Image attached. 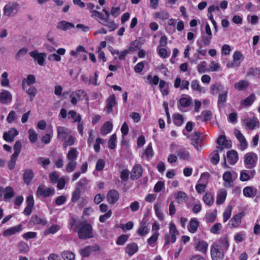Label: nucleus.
<instances>
[{"label":"nucleus","instance_id":"f257e3e1","mask_svg":"<svg viewBox=\"0 0 260 260\" xmlns=\"http://www.w3.org/2000/svg\"><path fill=\"white\" fill-rule=\"evenodd\" d=\"M229 247V243L227 237L220 239L213 243L210 249L212 260H222Z\"/></svg>","mask_w":260,"mask_h":260},{"label":"nucleus","instance_id":"f03ea898","mask_svg":"<svg viewBox=\"0 0 260 260\" xmlns=\"http://www.w3.org/2000/svg\"><path fill=\"white\" fill-rule=\"evenodd\" d=\"M75 232H77L78 236L81 239L93 237L92 226L85 220L79 223L78 226L76 227Z\"/></svg>","mask_w":260,"mask_h":260},{"label":"nucleus","instance_id":"7ed1b4c3","mask_svg":"<svg viewBox=\"0 0 260 260\" xmlns=\"http://www.w3.org/2000/svg\"><path fill=\"white\" fill-rule=\"evenodd\" d=\"M19 4L16 2H10L3 8V15L8 18L16 16L20 10Z\"/></svg>","mask_w":260,"mask_h":260},{"label":"nucleus","instance_id":"20e7f679","mask_svg":"<svg viewBox=\"0 0 260 260\" xmlns=\"http://www.w3.org/2000/svg\"><path fill=\"white\" fill-rule=\"evenodd\" d=\"M179 235V232L173 222L169 224V232L165 236V245H168L170 242L174 243L176 240V236Z\"/></svg>","mask_w":260,"mask_h":260},{"label":"nucleus","instance_id":"39448f33","mask_svg":"<svg viewBox=\"0 0 260 260\" xmlns=\"http://www.w3.org/2000/svg\"><path fill=\"white\" fill-rule=\"evenodd\" d=\"M55 190L52 187H47L42 184L40 185L36 191V196L38 197L47 198L50 196L54 195Z\"/></svg>","mask_w":260,"mask_h":260},{"label":"nucleus","instance_id":"423d86ee","mask_svg":"<svg viewBox=\"0 0 260 260\" xmlns=\"http://www.w3.org/2000/svg\"><path fill=\"white\" fill-rule=\"evenodd\" d=\"M257 160V155L253 152L248 153L245 155L244 163L247 168L251 169L254 167Z\"/></svg>","mask_w":260,"mask_h":260},{"label":"nucleus","instance_id":"0eeeda50","mask_svg":"<svg viewBox=\"0 0 260 260\" xmlns=\"http://www.w3.org/2000/svg\"><path fill=\"white\" fill-rule=\"evenodd\" d=\"M71 134V131L68 128L61 126L57 128V138L60 141L66 140Z\"/></svg>","mask_w":260,"mask_h":260},{"label":"nucleus","instance_id":"6e6552de","mask_svg":"<svg viewBox=\"0 0 260 260\" xmlns=\"http://www.w3.org/2000/svg\"><path fill=\"white\" fill-rule=\"evenodd\" d=\"M189 138L191 140V144L194 147L197 151L201 150V147H199V144L202 141L201 139V133L198 132H194L191 134Z\"/></svg>","mask_w":260,"mask_h":260},{"label":"nucleus","instance_id":"1a4fd4ad","mask_svg":"<svg viewBox=\"0 0 260 260\" xmlns=\"http://www.w3.org/2000/svg\"><path fill=\"white\" fill-rule=\"evenodd\" d=\"M86 95L85 92L83 90H78L71 93L70 95L71 103L73 105H76L78 101Z\"/></svg>","mask_w":260,"mask_h":260},{"label":"nucleus","instance_id":"9d476101","mask_svg":"<svg viewBox=\"0 0 260 260\" xmlns=\"http://www.w3.org/2000/svg\"><path fill=\"white\" fill-rule=\"evenodd\" d=\"M119 199V194L117 191L111 189L107 194V202L110 204H114Z\"/></svg>","mask_w":260,"mask_h":260},{"label":"nucleus","instance_id":"9b49d317","mask_svg":"<svg viewBox=\"0 0 260 260\" xmlns=\"http://www.w3.org/2000/svg\"><path fill=\"white\" fill-rule=\"evenodd\" d=\"M30 56L33 57L40 66L44 64L45 57L46 56L45 53H38L37 51H33L29 53Z\"/></svg>","mask_w":260,"mask_h":260},{"label":"nucleus","instance_id":"f8f14e48","mask_svg":"<svg viewBox=\"0 0 260 260\" xmlns=\"http://www.w3.org/2000/svg\"><path fill=\"white\" fill-rule=\"evenodd\" d=\"M244 215L245 213L243 212L235 215L230 221L231 227L233 228L238 227L241 222V219Z\"/></svg>","mask_w":260,"mask_h":260},{"label":"nucleus","instance_id":"ddd939ff","mask_svg":"<svg viewBox=\"0 0 260 260\" xmlns=\"http://www.w3.org/2000/svg\"><path fill=\"white\" fill-rule=\"evenodd\" d=\"M18 135V132L15 128H11L8 132H5L3 135L4 139L9 142H12L14 141L15 137Z\"/></svg>","mask_w":260,"mask_h":260},{"label":"nucleus","instance_id":"4468645a","mask_svg":"<svg viewBox=\"0 0 260 260\" xmlns=\"http://www.w3.org/2000/svg\"><path fill=\"white\" fill-rule=\"evenodd\" d=\"M117 104L114 94L111 95L106 100L107 112L110 113L113 110V107Z\"/></svg>","mask_w":260,"mask_h":260},{"label":"nucleus","instance_id":"2eb2a0df","mask_svg":"<svg viewBox=\"0 0 260 260\" xmlns=\"http://www.w3.org/2000/svg\"><path fill=\"white\" fill-rule=\"evenodd\" d=\"M244 123L245 124L246 126L250 129H253L256 127L259 126V121L255 117H253L251 119H245L244 120Z\"/></svg>","mask_w":260,"mask_h":260},{"label":"nucleus","instance_id":"dca6fc26","mask_svg":"<svg viewBox=\"0 0 260 260\" xmlns=\"http://www.w3.org/2000/svg\"><path fill=\"white\" fill-rule=\"evenodd\" d=\"M227 159L229 164L231 165H235L238 159V153L234 150L229 151L227 153Z\"/></svg>","mask_w":260,"mask_h":260},{"label":"nucleus","instance_id":"f3484780","mask_svg":"<svg viewBox=\"0 0 260 260\" xmlns=\"http://www.w3.org/2000/svg\"><path fill=\"white\" fill-rule=\"evenodd\" d=\"M142 168L140 165H136L131 172V179L139 178L141 177L142 174Z\"/></svg>","mask_w":260,"mask_h":260},{"label":"nucleus","instance_id":"a211bd4d","mask_svg":"<svg viewBox=\"0 0 260 260\" xmlns=\"http://www.w3.org/2000/svg\"><path fill=\"white\" fill-rule=\"evenodd\" d=\"M199 225V222L196 218H191L188 225V230L191 233H194L197 232Z\"/></svg>","mask_w":260,"mask_h":260},{"label":"nucleus","instance_id":"6ab92c4d","mask_svg":"<svg viewBox=\"0 0 260 260\" xmlns=\"http://www.w3.org/2000/svg\"><path fill=\"white\" fill-rule=\"evenodd\" d=\"M139 247L137 244L132 243L127 245L125 247V252L129 256L134 255L138 250Z\"/></svg>","mask_w":260,"mask_h":260},{"label":"nucleus","instance_id":"aec40b11","mask_svg":"<svg viewBox=\"0 0 260 260\" xmlns=\"http://www.w3.org/2000/svg\"><path fill=\"white\" fill-rule=\"evenodd\" d=\"M22 230V226L21 225H17L16 226L9 228L4 232L3 235L4 236H10L15 234L17 233L20 232Z\"/></svg>","mask_w":260,"mask_h":260},{"label":"nucleus","instance_id":"412c9836","mask_svg":"<svg viewBox=\"0 0 260 260\" xmlns=\"http://www.w3.org/2000/svg\"><path fill=\"white\" fill-rule=\"evenodd\" d=\"M208 243L203 240H199L196 244V248L199 251L205 254L208 249Z\"/></svg>","mask_w":260,"mask_h":260},{"label":"nucleus","instance_id":"4be33fe9","mask_svg":"<svg viewBox=\"0 0 260 260\" xmlns=\"http://www.w3.org/2000/svg\"><path fill=\"white\" fill-rule=\"evenodd\" d=\"M12 95L10 92L5 90L0 93V101L4 104H7L12 101Z\"/></svg>","mask_w":260,"mask_h":260},{"label":"nucleus","instance_id":"5701e85b","mask_svg":"<svg viewBox=\"0 0 260 260\" xmlns=\"http://www.w3.org/2000/svg\"><path fill=\"white\" fill-rule=\"evenodd\" d=\"M14 196L13 188L10 186H7L4 189V200L6 202L9 201Z\"/></svg>","mask_w":260,"mask_h":260},{"label":"nucleus","instance_id":"b1692460","mask_svg":"<svg viewBox=\"0 0 260 260\" xmlns=\"http://www.w3.org/2000/svg\"><path fill=\"white\" fill-rule=\"evenodd\" d=\"M149 232V229L146 222H144V220L140 223V226L138 230L137 233L141 236H145Z\"/></svg>","mask_w":260,"mask_h":260},{"label":"nucleus","instance_id":"393cba45","mask_svg":"<svg viewBox=\"0 0 260 260\" xmlns=\"http://www.w3.org/2000/svg\"><path fill=\"white\" fill-rule=\"evenodd\" d=\"M227 196L226 191L224 189H220L217 193L216 204L221 205L224 202Z\"/></svg>","mask_w":260,"mask_h":260},{"label":"nucleus","instance_id":"a878e982","mask_svg":"<svg viewBox=\"0 0 260 260\" xmlns=\"http://www.w3.org/2000/svg\"><path fill=\"white\" fill-rule=\"evenodd\" d=\"M17 248L19 252L21 253H27L29 251L30 247L29 245L24 241H20L17 244Z\"/></svg>","mask_w":260,"mask_h":260},{"label":"nucleus","instance_id":"bb28decb","mask_svg":"<svg viewBox=\"0 0 260 260\" xmlns=\"http://www.w3.org/2000/svg\"><path fill=\"white\" fill-rule=\"evenodd\" d=\"M56 27L58 29L67 30L70 28H74L75 26L72 23L62 20L58 23Z\"/></svg>","mask_w":260,"mask_h":260},{"label":"nucleus","instance_id":"cd10ccee","mask_svg":"<svg viewBox=\"0 0 260 260\" xmlns=\"http://www.w3.org/2000/svg\"><path fill=\"white\" fill-rule=\"evenodd\" d=\"M113 127L112 123L109 121L105 122L101 128V133L102 135H106L109 133Z\"/></svg>","mask_w":260,"mask_h":260},{"label":"nucleus","instance_id":"c85d7f7f","mask_svg":"<svg viewBox=\"0 0 260 260\" xmlns=\"http://www.w3.org/2000/svg\"><path fill=\"white\" fill-rule=\"evenodd\" d=\"M228 90L223 91L222 93H220L218 98L217 105L219 108H221L227 100Z\"/></svg>","mask_w":260,"mask_h":260},{"label":"nucleus","instance_id":"c756f323","mask_svg":"<svg viewBox=\"0 0 260 260\" xmlns=\"http://www.w3.org/2000/svg\"><path fill=\"white\" fill-rule=\"evenodd\" d=\"M177 154L178 157L182 159L188 160L190 158L189 153L185 148L180 149Z\"/></svg>","mask_w":260,"mask_h":260},{"label":"nucleus","instance_id":"7c9ffc66","mask_svg":"<svg viewBox=\"0 0 260 260\" xmlns=\"http://www.w3.org/2000/svg\"><path fill=\"white\" fill-rule=\"evenodd\" d=\"M60 255L64 260H74L75 258V254L69 250L63 251Z\"/></svg>","mask_w":260,"mask_h":260},{"label":"nucleus","instance_id":"2f4dec72","mask_svg":"<svg viewBox=\"0 0 260 260\" xmlns=\"http://www.w3.org/2000/svg\"><path fill=\"white\" fill-rule=\"evenodd\" d=\"M77 156L78 152L77 149L74 147H72L67 154V157L69 160L75 161L77 159Z\"/></svg>","mask_w":260,"mask_h":260},{"label":"nucleus","instance_id":"473e14b6","mask_svg":"<svg viewBox=\"0 0 260 260\" xmlns=\"http://www.w3.org/2000/svg\"><path fill=\"white\" fill-rule=\"evenodd\" d=\"M217 216V211L214 210L213 212L208 213L205 216V220L208 223L213 222Z\"/></svg>","mask_w":260,"mask_h":260},{"label":"nucleus","instance_id":"72a5a7b5","mask_svg":"<svg viewBox=\"0 0 260 260\" xmlns=\"http://www.w3.org/2000/svg\"><path fill=\"white\" fill-rule=\"evenodd\" d=\"M203 200L205 204L208 206H211L214 202L213 195L211 193H206L203 197Z\"/></svg>","mask_w":260,"mask_h":260},{"label":"nucleus","instance_id":"f704fd0d","mask_svg":"<svg viewBox=\"0 0 260 260\" xmlns=\"http://www.w3.org/2000/svg\"><path fill=\"white\" fill-rule=\"evenodd\" d=\"M174 123L177 126H181L184 121L183 116L179 113L174 114L173 115Z\"/></svg>","mask_w":260,"mask_h":260},{"label":"nucleus","instance_id":"c9c22d12","mask_svg":"<svg viewBox=\"0 0 260 260\" xmlns=\"http://www.w3.org/2000/svg\"><path fill=\"white\" fill-rule=\"evenodd\" d=\"M232 207L228 206L226 207L223 213V221L226 222L231 217L232 211Z\"/></svg>","mask_w":260,"mask_h":260},{"label":"nucleus","instance_id":"e433bc0d","mask_svg":"<svg viewBox=\"0 0 260 260\" xmlns=\"http://www.w3.org/2000/svg\"><path fill=\"white\" fill-rule=\"evenodd\" d=\"M191 87L192 89L198 91L200 92L204 93L205 92V88L201 87L198 80H194L191 82Z\"/></svg>","mask_w":260,"mask_h":260},{"label":"nucleus","instance_id":"4c0bfd02","mask_svg":"<svg viewBox=\"0 0 260 260\" xmlns=\"http://www.w3.org/2000/svg\"><path fill=\"white\" fill-rule=\"evenodd\" d=\"M60 229V226L57 224H53L50 228L46 229L44 232L45 235L54 234L57 232Z\"/></svg>","mask_w":260,"mask_h":260},{"label":"nucleus","instance_id":"58836bf2","mask_svg":"<svg viewBox=\"0 0 260 260\" xmlns=\"http://www.w3.org/2000/svg\"><path fill=\"white\" fill-rule=\"evenodd\" d=\"M248 84L247 81L241 80L239 82L235 83L234 86L237 90H242L245 89L248 86Z\"/></svg>","mask_w":260,"mask_h":260},{"label":"nucleus","instance_id":"ea45409f","mask_svg":"<svg viewBox=\"0 0 260 260\" xmlns=\"http://www.w3.org/2000/svg\"><path fill=\"white\" fill-rule=\"evenodd\" d=\"M154 210L155 214L159 220L162 221L164 220V216L161 210V205L157 204L154 206Z\"/></svg>","mask_w":260,"mask_h":260},{"label":"nucleus","instance_id":"a19ab883","mask_svg":"<svg viewBox=\"0 0 260 260\" xmlns=\"http://www.w3.org/2000/svg\"><path fill=\"white\" fill-rule=\"evenodd\" d=\"M246 237L245 232H240L235 234L234 240L236 243H238L242 242Z\"/></svg>","mask_w":260,"mask_h":260},{"label":"nucleus","instance_id":"79ce46f5","mask_svg":"<svg viewBox=\"0 0 260 260\" xmlns=\"http://www.w3.org/2000/svg\"><path fill=\"white\" fill-rule=\"evenodd\" d=\"M255 99L254 94H250L249 96L246 98L245 100L241 101V104L245 106H250L254 101Z\"/></svg>","mask_w":260,"mask_h":260},{"label":"nucleus","instance_id":"37998d69","mask_svg":"<svg viewBox=\"0 0 260 260\" xmlns=\"http://www.w3.org/2000/svg\"><path fill=\"white\" fill-rule=\"evenodd\" d=\"M38 164L42 166L43 168H45L46 167L50 164V160L49 158H45L42 157L38 158L37 160Z\"/></svg>","mask_w":260,"mask_h":260},{"label":"nucleus","instance_id":"c03bdc74","mask_svg":"<svg viewBox=\"0 0 260 260\" xmlns=\"http://www.w3.org/2000/svg\"><path fill=\"white\" fill-rule=\"evenodd\" d=\"M202 41L203 45L205 46H209L212 39V36L206 35L205 32H202Z\"/></svg>","mask_w":260,"mask_h":260},{"label":"nucleus","instance_id":"a18cd8bd","mask_svg":"<svg viewBox=\"0 0 260 260\" xmlns=\"http://www.w3.org/2000/svg\"><path fill=\"white\" fill-rule=\"evenodd\" d=\"M159 234L158 232H154L151 236L147 240L148 243L151 246L154 247V244L157 241Z\"/></svg>","mask_w":260,"mask_h":260},{"label":"nucleus","instance_id":"49530a36","mask_svg":"<svg viewBox=\"0 0 260 260\" xmlns=\"http://www.w3.org/2000/svg\"><path fill=\"white\" fill-rule=\"evenodd\" d=\"M68 114L70 115L69 118L70 117L74 119V122H80L81 120V117L80 114H77L76 112L74 110H70Z\"/></svg>","mask_w":260,"mask_h":260},{"label":"nucleus","instance_id":"de8ad7c7","mask_svg":"<svg viewBox=\"0 0 260 260\" xmlns=\"http://www.w3.org/2000/svg\"><path fill=\"white\" fill-rule=\"evenodd\" d=\"M191 98L188 96V98L182 97L179 100L180 105L183 107H187L191 104Z\"/></svg>","mask_w":260,"mask_h":260},{"label":"nucleus","instance_id":"09e8293b","mask_svg":"<svg viewBox=\"0 0 260 260\" xmlns=\"http://www.w3.org/2000/svg\"><path fill=\"white\" fill-rule=\"evenodd\" d=\"M92 251V247L88 246L80 250V254L82 257H87L89 256L91 252Z\"/></svg>","mask_w":260,"mask_h":260},{"label":"nucleus","instance_id":"8fccbe9b","mask_svg":"<svg viewBox=\"0 0 260 260\" xmlns=\"http://www.w3.org/2000/svg\"><path fill=\"white\" fill-rule=\"evenodd\" d=\"M260 75V68H250L247 72V76H257Z\"/></svg>","mask_w":260,"mask_h":260},{"label":"nucleus","instance_id":"3c124183","mask_svg":"<svg viewBox=\"0 0 260 260\" xmlns=\"http://www.w3.org/2000/svg\"><path fill=\"white\" fill-rule=\"evenodd\" d=\"M28 134L30 141L32 143H35L38 139V135L35 131L32 128H30L28 131Z\"/></svg>","mask_w":260,"mask_h":260},{"label":"nucleus","instance_id":"603ef678","mask_svg":"<svg viewBox=\"0 0 260 260\" xmlns=\"http://www.w3.org/2000/svg\"><path fill=\"white\" fill-rule=\"evenodd\" d=\"M81 194V191L79 188L77 187L75 189V190L73 192L72 195L71 201L73 202H76L77 201L80 197Z\"/></svg>","mask_w":260,"mask_h":260},{"label":"nucleus","instance_id":"864d4df0","mask_svg":"<svg viewBox=\"0 0 260 260\" xmlns=\"http://www.w3.org/2000/svg\"><path fill=\"white\" fill-rule=\"evenodd\" d=\"M155 16L157 18H159L161 20H166L169 18L170 15L168 12L162 11L156 13L155 14Z\"/></svg>","mask_w":260,"mask_h":260},{"label":"nucleus","instance_id":"5fc2aeb1","mask_svg":"<svg viewBox=\"0 0 260 260\" xmlns=\"http://www.w3.org/2000/svg\"><path fill=\"white\" fill-rule=\"evenodd\" d=\"M18 156L16 155V154H12L8 164V167L9 169L13 170L14 168Z\"/></svg>","mask_w":260,"mask_h":260},{"label":"nucleus","instance_id":"6e6d98bb","mask_svg":"<svg viewBox=\"0 0 260 260\" xmlns=\"http://www.w3.org/2000/svg\"><path fill=\"white\" fill-rule=\"evenodd\" d=\"M187 197V196L186 193L181 191H178L176 195V198L178 203L184 201Z\"/></svg>","mask_w":260,"mask_h":260},{"label":"nucleus","instance_id":"4d7b16f0","mask_svg":"<svg viewBox=\"0 0 260 260\" xmlns=\"http://www.w3.org/2000/svg\"><path fill=\"white\" fill-rule=\"evenodd\" d=\"M64 143L63 144V146L64 148H66L67 146H71L74 144L75 142L74 138L72 136L71 134L68 137L67 139L63 140Z\"/></svg>","mask_w":260,"mask_h":260},{"label":"nucleus","instance_id":"13d9d810","mask_svg":"<svg viewBox=\"0 0 260 260\" xmlns=\"http://www.w3.org/2000/svg\"><path fill=\"white\" fill-rule=\"evenodd\" d=\"M243 194L246 197L251 198L253 197V191L252 187H246L244 188L243 190Z\"/></svg>","mask_w":260,"mask_h":260},{"label":"nucleus","instance_id":"bf43d9fd","mask_svg":"<svg viewBox=\"0 0 260 260\" xmlns=\"http://www.w3.org/2000/svg\"><path fill=\"white\" fill-rule=\"evenodd\" d=\"M144 154H145L147 158L149 159L151 158L153 155V150L151 144H149L145 150L144 151Z\"/></svg>","mask_w":260,"mask_h":260},{"label":"nucleus","instance_id":"052dcab7","mask_svg":"<svg viewBox=\"0 0 260 260\" xmlns=\"http://www.w3.org/2000/svg\"><path fill=\"white\" fill-rule=\"evenodd\" d=\"M77 166V162L74 160H70L66 166V170L68 172H73Z\"/></svg>","mask_w":260,"mask_h":260},{"label":"nucleus","instance_id":"680f3d73","mask_svg":"<svg viewBox=\"0 0 260 260\" xmlns=\"http://www.w3.org/2000/svg\"><path fill=\"white\" fill-rule=\"evenodd\" d=\"M198 71L199 73H203L206 72L207 71V63L206 61H204L200 62L198 67Z\"/></svg>","mask_w":260,"mask_h":260},{"label":"nucleus","instance_id":"e2e57ef3","mask_svg":"<svg viewBox=\"0 0 260 260\" xmlns=\"http://www.w3.org/2000/svg\"><path fill=\"white\" fill-rule=\"evenodd\" d=\"M116 140V135L115 134H113L108 141L109 147L113 149L115 147V141Z\"/></svg>","mask_w":260,"mask_h":260},{"label":"nucleus","instance_id":"0e129e2a","mask_svg":"<svg viewBox=\"0 0 260 260\" xmlns=\"http://www.w3.org/2000/svg\"><path fill=\"white\" fill-rule=\"evenodd\" d=\"M222 225L220 223L214 224L210 229V232L213 234H218L219 231L221 229Z\"/></svg>","mask_w":260,"mask_h":260},{"label":"nucleus","instance_id":"69168bd1","mask_svg":"<svg viewBox=\"0 0 260 260\" xmlns=\"http://www.w3.org/2000/svg\"><path fill=\"white\" fill-rule=\"evenodd\" d=\"M21 147V142L19 141H16L14 146V153L13 154H16V155L18 156L20 153Z\"/></svg>","mask_w":260,"mask_h":260},{"label":"nucleus","instance_id":"338daca9","mask_svg":"<svg viewBox=\"0 0 260 260\" xmlns=\"http://www.w3.org/2000/svg\"><path fill=\"white\" fill-rule=\"evenodd\" d=\"M106 22L107 24L104 25L109 28V31H113L118 27V24H116L113 21H110L109 19L108 21Z\"/></svg>","mask_w":260,"mask_h":260},{"label":"nucleus","instance_id":"774afa93","mask_svg":"<svg viewBox=\"0 0 260 260\" xmlns=\"http://www.w3.org/2000/svg\"><path fill=\"white\" fill-rule=\"evenodd\" d=\"M2 79L1 81V84L3 86H7L9 85V80L8 78V74L5 72L2 75Z\"/></svg>","mask_w":260,"mask_h":260}]
</instances>
